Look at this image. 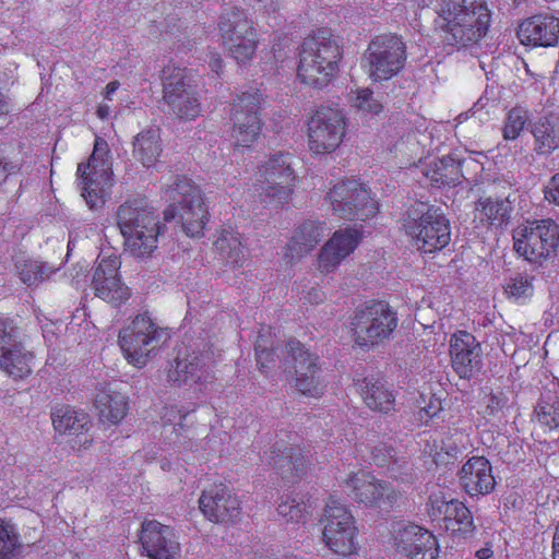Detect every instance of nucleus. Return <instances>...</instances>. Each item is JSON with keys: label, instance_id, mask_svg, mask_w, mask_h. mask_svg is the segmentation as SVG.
Returning a JSON list of instances; mask_svg holds the SVG:
<instances>
[{"label": "nucleus", "instance_id": "nucleus-1", "mask_svg": "<svg viewBox=\"0 0 559 559\" xmlns=\"http://www.w3.org/2000/svg\"><path fill=\"white\" fill-rule=\"evenodd\" d=\"M436 24L449 45L467 47L483 39L489 29L491 13L483 0H433Z\"/></svg>", "mask_w": 559, "mask_h": 559}, {"label": "nucleus", "instance_id": "nucleus-2", "mask_svg": "<svg viewBox=\"0 0 559 559\" xmlns=\"http://www.w3.org/2000/svg\"><path fill=\"white\" fill-rule=\"evenodd\" d=\"M342 59V39L328 28H319L300 46L297 76L313 87H325L337 75Z\"/></svg>", "mask_w": 559, "mask_h": 559}, {"label": "nucleus", "instance_id": "nucleus-3", "mask_svg": "<svg viewBox=\"0 0 559 559\" xmlns=\"http://www.w3.org/2000/svg\"><path fill=\"white\" fill-rule=\"evenodd\" d=\"M403 227L424 253L440 251L451 240L450 222L443 211L424 202H416L405 211Z\"/></svg>", "mask_w": 559, "mask_h": 559}, {"label": "nucleus", "instance_id": "nucleus-4", "mask_svg": "<svg viewBox=\"0 0 559 559\" xmlns=\"http://www.w3.org/2000/svg\"><path fill=\"white\" fill-rule=\"evenodd\" d=\"M165 199L170 202L164 211L165 221L178 218L188 236H200L207 212L199 187L187 177L176 176L165 190Z\"/></svg>", "mask_w": 559, "mask_h": 559}, {"label": "nucleus", "instance_id": "nucleus-5", "mask_svg": "<svg viewBox=\"0 0 559 559\" xmlns=\"http://www.w3.org/2000/svg\"><path fill=\"white\" fill-rule=\"evenodd\" d=\"M294 182L290 155L276 153L260 168V177L253 185V193L263 207L277 211L289 202Z\"/></svg>", "mask_w": 559, "mask_h": 559}, {"label": "nucleus", "instance_id": "nucleus-6", "mask_svg": "<svg viewBox=\"0 0 559 559\" xmlns=\"http://www.w3.org/2000/svg\"><path fill=\"white\" fill-rule=\"evenodd\" d=\"M397 323V314L388 302L369 301L356 308L349 329L355 344L369 347L389 340Z\"/></svg>", "mask_w": 559, "mask_h": 559}, {"label": "nucleus", "instance_id": "nucleus-7", "mask_svg": "<svg viewBox=\"0 0 559 559\" xmlns=\"http://www.w3.org/2000/svg\"><path fill=\"white\" fill-rule=\"evenodd\" d=\"M224 48L238 63L250 61L258 47V33L252 19L239 7L224 9L218 21Z\"/></svg>", "mask_w": 559, "mask_h": 559}, {"label": "nucleus", "instance_id": "nucleus-8", "mask_svg": "<svg viewBox=\"0 0 559 559\" xmlns=\"http://www.w3.org/2000/svg\"><path fill=\"white\" fill-rule=\"evenodd\" d=\"M109 148L104 139L96 138L94 150L86 164L78 166L81 178L82 197L91 210L100 207L112 187Z\"/></svg>", "mask_w": 559, "mask_h": 559}, {"label": "nucleus", "instance_id": "nucleus-9", "mask_svg": "<svg viewBox=\"0 0 559 559\" xmlns=\"http://www.w3.org/2000/svg\"><path fill=\"white\" fill-rule=\"evenodd\" d=\"M406 58V44L402 37L382 34L369 43L362 56V66L373 81H384L404 68Z\"/></svg>", "mask_w": 559, "mask_h": 559}, {"label": "nucleus", "instance_id": "nucleus-10", "mask_svg": "<svg viewBox=\"0 0 559 559\" xmlns=\"http://www.w3.org/2000/svg\"><path fill=\"white\" fill-rule=\"evenodd\" d=\"M163 102L167 112L180 120H193L201 114V104L197 92L187 80L186 69L167 64L160 74Z\"/></svg>", "mask_w": 559, "mask_h": 559}, {"label": "nucleus", "instance_id": "nucleus-11", "mask_svg": "<svg viewBox=\"0 0 559 559\" xmlns=\"http://www.w3.org/2000/svg\"><path fill=\"white\" fill-rule=\"evenodd\" d=\"M514 250L532 263H542L556 252L559 227L551 219L527 222L513 233Z\"/></svg>", "mask_w": 559, "mask_h": 559}, {"label": "nucleus", "instance_id": "nucleus-12", "mask_svg": "<svg viewBox=\"0 0 559 559\" xmlns=\"http://www.w3.org/2000/svg\"><path fill=\"white\" fill-rule=\"evenodd\" d=\"M286 350L284 368L290 374L296 390L307 396H321L324 382L321 377L319 357L297 340H290L286 345Z\"/></svg>", "mask_w": 559, "mask_h": 559}, {"label": "nucleus", "instance_id": "nucleus-13", "mask_svg": "<svg viewBox=\"0 0 559 559\" xmlns=\"http://www.w3.org/2000/svg\"><path fill=\"white\" fill-rule=\"evenodd\" d=\"M163 330L150 317L139 314L120 331L119 345L130 364L143 367L159 346Z\"/></svg>", "mask_w": 559, "mask_h": 559}, {"label": "nucleus", "instance_id": "nucleus-14", "mask_svg": "<svg viewBox=\"0 0 559 559\" xmlns=\"http://www.w3.org/2000/svg\"><path fill=\"white\" fill-rule=\"evenodd\" d=\"M325 545L335 554L352 555L356 550V533L354 516L338 500L331 498L325 506L321 520Z\"/></svg>", "mask_w": 559, "mask_h": 559}, {"label": "nucleus", "instance_id": "nucleus-15", "mask_svg": "<svg viewBox=\"0 0 559 559\" xmlns=\"http://www.w3.org/2000/svg\"><path fill=\"white\" fill-rule=\"evenodd\" d=\"M334 214L348 221H366L377 214L378 206L364 185L357 180L336 183L328 194Z\"/></svg>", "mask_w": 559, "mask_h": 559}, {"label": "nucleus", "instance_id": "nucleus-16", "mask_svg": "<svg viewBox=\"0 0 559 559\" xmlns=\"http://www.w3.org/2000/svg\"><path fill=\"white\" fill-rule=\"evenodd\" d=\"M346 133V118L337 108L321 107L308 122L309 148L314 154L335 151Z\"/></svg>", "mask_w": 559, "mask_h": 559}, {"label": "nucleus", "instance_id": "nucleus-17", "mask_svg": "<svg viewBox=\"0 0 559 559\" xmlns=\"http://www.w3.org/2000/svg\"><path fill=\"white\" fill-rule=\"evenodd\" d=\"M34 355L20 341L13 320L0 317V370L14 379L31 374Z\"/></svg>", "mask_w": 559, "mask_h": 559}, {"label": "nucleus", "instance_id": "nucleus-18", "mask_svg": "<svg viewBox=\"0 0 559 559\" xmlns=\"http://www.w3.org/2000/svg\"><path fill=\"white\" fill-rule=\"evenodd\" d=\"M344 489L355 501L383 510L393 508L402 496L391 483L361 471L345 479Z\"/></svg>", "mask_w": 559, "mask_h": 559}, {"label": "nucleus", "instance_id": "nucleus-19", "mask_svg": "<svg viewBox=\"0 0 559 559\" xmlns=\"http://www.w3.org/2000/svg\"><path fill=\"white\" fill-rule=\"evenodd\" d=\"M262 100V94L259 91L243 92L234 99L231 136L235 146L249 147L259 138L261 132L259 110Z\"/></svg>", "mask_w": 559, "mask_h": 559}, {"label": "nucleus", "instance_id": "nucleus-20", "mask_svg": "<svg viewBox=\"0 0 559 559\" xmlns=\"http://www.w3.org/2000/svg\"><path fill=\"white\" fill-rule=\"evenodd\" d=\"M120 261L117 257L102 259L93 274L92 288L95 296L114 306L130 298V289L119 276Z\"/></svg>", "mask_w": 559, "mask_h": 559}, {"label": "nucleus", "instance_id": "nucleus-21", "mask_svg": "<svg viewBox=\"0 0 559 559\" xmlns=\"http://www.w3.org/2000/svg\"><path fill=\"white\" fill-rule=\"evenodd\" d=\"M199 503L200 510L211 522L235 524L240 520V501L226 486L219 485L203 491Z\"/></svg>", "mask_w": 559, "mask_h": 559}, {"label": "nucleus", "instance_id": "nucleus-22", "mask_svg": "<svg viewBox=\"0 0 559 559\" xmlns=\"http://www.w3.org/2000/svg\"><path fill=\"white\" fill-rule=\"evenodd\" d=\"M481 346L476 337L466 332L457 331L450 340L452 368L462 379H471L481 368Z\"/></svg>", "mask_w": 559, "mask_h": 559}, {"label": "nucleus", "instance_id": "nucleus-23", "mask_svg": "<svg viewBox=\"0 0 559 559\" xmlns=\"http://www.w3.org/2000/svg\"><path fill=\"white\" fill-rule=\"evenodd\" d=\"M396 550L411 559H436L439 547L436 537L415 524L399 525L394 530Z\"/></svg>", "mask_w": 559, "mask_h": 559}, {"label": "nucleus", "instance_id": "nucleus-24", "mask_svg": "<svg viewBox=\"0 0 559 559\" xmlns=\"http://www.w3.org/2000/svg\"><path fill=\"white\" fill-rule=\"evenodd\" d=\"M140 540L151 559H178L180 557V543L175 531L155 520L142 524Z\"/></svg>", "mask_w": 559, "mask_h": 559}, {"label": "nucleus", "instance_id": "nucleus-25", "mask_svg": "<svg viewBox=\"0 0 559 559\" xmlns=\"http://www.w3.org/2000/svg\"><path fill=\"white\" fill-rule=\"evenodd\" d=\"M261 461L274 468L282 478L301 477L308 468V460L299 447H288L277 441L264 451Z\"/></svg>", "mask_w": 559, "mask_h": 559}, {"label": "nucleus", "instance_id": "nucleus-26", "mask_svg": "<svg viewBox=\"0 0 559 559\" xmlns=\"http://www.w3.org/2000/svg\"><path fill=\"white\" fill-rule=\"evenodd\" d=\"M521 44L533 47H552L559 40V19L537 14L523 21L518 28Z\"/></svg>", "mask_w": 559, "mask_h": 559}, {"label": "nucleus", "instance_id": "nucleus-27", "mask_svg": "<svg viewBox=\"0 0 559 559\" xmlns=\"http://www.w3.org/2000/svg\"><path fill=\"white\" fill-rule=\"evenodd\" d=\"M460 484L471 497L490 493L496 486L490 462L484 456H472L459 473Z\"/></svg>", "mask_w": 559, "mask_h": 559}, {"label": "nucleus", "instance_id": "nucleus-28", "mask_svg": "<svg viewBox=\"0 0 559 559\" xmlns=\"http://www.w3.org/2000/svg\"><path fill=\"white\" fill-rule=\"evenodd\" d=\"M360 238L361 234L357 228H346L335 231L320 251V270L325 273L332 272L343 259L355 250Z\"/></svg>", "mask_w": 559, "mask_h": 559}, {"label": "nucleus", "instance_id": "nucleus-29", "mask_svg": "<svg viewBox=\"0 0 559 559\" xmlns=\"http://www.w3.org/2000/svg\"><path fill=\"white\" fill-rule=\"evenodd\" d=\"M157 219L158 216L145 199L128 200L117 210V225L120 233L130 236L132 231L139 229L152 231Z\"/></svg>", "mask_w": 559, "mask_h": 559}, {"label": "nucleus", "instance_id": "nucleus-30", "mask_svg": "<svg viewBox=\"0 0 559 559\" xmlns=\"http://www.w3.org/2000/svg\"><path fill=\"white\" fill-rule=\"evenodd\" d=\"M433 509L443 514L444 526L452 535L462 537L472 536L476 530L469 509L461 501L452 499L444 501L439 498H430Z\"/></svg>", "mask_w": 559, "mask_h": 559}, {"label": "nucleus", "instance_id": "nucleus-31", "mask_svg": "<svg viewBox=\"0 0 559 559\" xmlns=\"http://www.w3.org/2000/svg\"><path fill=\"white\" fill-rule=\"evenodd\" d=\"M326 227L323 223L314 221L304 222L296 228L294 236L287 245L286 255L290 260L300 259L306 255L323 239Z\"/></svg>", "mask_w": 559, "mask_h": 559}, {"label": "nucleus", "instance_id": "nucleus-32", "mask_svg": "<svg viewBox=\"0 0 559 559\" xmlns=\"http://www.w3.org/2000/svg\"><path fill=\"white\" fill-rule=\"evenodd\" d=\"M423 175L437 186H455L463 177L462 160L454 155H447L431 160L429 164H421Z\"/></svg>", "mask_w": 559, "mask_h": 559}, {"label": "nucleus", "instance_id": "nucleus-33", "mask_svg": "<svg viewBox=\"0 0 559 559\" xmlns=\"http://www.w3.org/2000/svg\"><path fill=\"white\" fill-rule=\"evenodd\" d=\"M95 407L100 421L116 425L128 412V397L110 388L99 390L95 396Z\"/></svg>", "mask_w": 559, "mask_h": 559}, {"label": "nucleus", "instance_id": "nucleus-34", "mask_svg": "<svg viewBox=\"0 0 559 559\" xmlns=\"http://www.w3.org/2000/svg\"><path fill=\"white\" fill-rule=\"evenodd\" d=\"M359 390L370 409L380 413H389L394 409L395 397L383 380L367 377L360 382Z\"/></svg>", "mask_w": 559, "mask_h": 559}, {"label": "nucleus", "instance_id": "nucleus-35", "mask_svg": "<svg viewBox=\"0 0 559 559\" xmlns=\"http://www.w3.org/2000/svg\"><path fill=\"white\" fill-rule=\"evenodd\" d=\"M132 155L144 167H152L162 152V140L158 128H148L138 133L132 142Z\"/></svg>", "mask_w": 559, "mask_h": 559}, {"label": "nucleus", "instance_id": "nucleus-36", "mask_svg": "<svg viewBox=\"0 0 559 559\" xmlns=\"http://www.w3.org/2000/svg\"><path fill=\"white\" fill-rule=\"evenodd\" d=\"M202 377L203 364L195 353L182 355L179 352L168 371V380L178 386L198 383Z\"/></svg>", "mask_w": 559, "mask_h": 559}, {"label": "nucleus", "instance_id": "nucleus-37", "mask_svg": "<svg viewBox=\"0 0 559 559\" xmlns=\"http://www.w3.org/2000/svg\"><path fill=\"white\" fill-rule=\"evenodd\" d=\"M163 233V226L159 221H155L152 231L139 229L132 231L131 236L121 234L124 239L126 251L135 258H147L157 248L158 236Z\"/></svg>", "mask_w": 559, "mask_h": 559}, {"label": "nucleus", "instance_id": "nucleus-38", "mask_svg": "<svg viewBox=\"0 0 559 559\" xmlns=\"http://www.w3.org/2000/svg\"><path fill=\"white\" fill-rule=\"evenodd\" d=\"M534 151L538 155L548 156L559 147V127L547 117L540 118L532 126Z\"/></svg>", "mask_w": 559, "mask_h": 559}, {"label": "nucleus", "instance_id": "nucleus-39", "mask_svg": "<svg viewBox=\"0 0 559 559\" xmlns=\"http://www.w3.org/2000/svg\"><path fill=\"white\" fill-rule=\"evenodd\" d=\"M214 246L222 259L234 267L241 266L247 258L240 234L236 231L223 230Z\"/></svg>", "mask_w": 559, "mask_h": 559}, {"label": "nucleus", "instance_id": "nucleus-40", "mask_svg": "<svg viewBox=\"0 0 559 559\" xmlns=\"http://www.w3.org/2000/svg\"><path fill=\"white\" fill-rule=\"evenodd\" d=\"M53 428L60 433L78 435L87 429L88 416L70 406L57 407L51 414Z\"/></svg>", "mask_w": 559, "mask_h": 559}, {"label": "nucleus", "instance_id": "nucleus-41", "mask_svg": "<svg viewBox=\"0 0 559 559\" xmlns=\"http://www.w3.org/2000/svg\"><path fill=\"white\" fill-rule=\"evenodd\" d=\"M537 421L549 430L559 431V394L552 391H545L535 406Z\"/></svg>", "mask_w": 559, "mask_h": 559}, {"label": "nucleus", "instance_id": "nucleus-42", "mask_svg": "<svg viewBox=\"0 0 559 559\" xmlns=\"http://www.w3.org/2000/svg\"><path fill=\"white\" fill-rule=\"evenodd\" d=\"M20 280L27 286H37L48 280L57 269L36 260H17L15 263Z\"/></svg>", "mask_w": 559, "mask_h": 559}, {"label": "nucleus", "instance_id": "nucleus-43", "mask_svg": "<svg viewBox=\"0 0 559 559\" xmlns=\"http://www.w3.org/2000/svg\"><path fill=\"white\" fill-rule=\"evenodd\" d=\"M477 210L480 211L481 221L486 219L490 225L501 226L509 221L512 206L508 199L486 198L478 201Z\"/></svg>", "mask_w": 559, "mask_h": 559}, {"label": "nucleus", "instance_id": "nucleus-44", "mask_svg": "<svg viewBox=\"0 0 559 559\" xmlns=\"http://www.w3.org/2000/svg\"><path fill=\"white\" fill-rule=\"evenodd\" d=\"M21 548L22 544L15 526L0 519V559H15Z\"/></svg>", "mask_w": 559, "mask_h": 559}, {"label": "nucleus", "instance_id": "nucleus-45", "mask_svg": "<svg viewBox=\"0 0 559 559\" xmlns=\"http://www.w3.org/2000/svg\"><path fill=\"white\" fill-rule=\"evenodd\" d=\"M309 507L301 498L287 496L277 507L278 514L288 522L299 523L305 521L309 513Z\"/></svg>", "mask_w": 559, "mask_h": 559}, {"label": "nucleus", "instance_id": "nucleus-46", "mask_svg": "<svg viewBox=\"0 0 559 559\" xmlns=\"http://www.w3.org/2000/svg\"><path fill=\"white\" fill-rule=\"evenodd\" d=\"M528 121V112L521 108L514 107L512 108L506 118L504 127H503V138L506 140H515L519 138L521 132L523 131L525 124Z\"/></svg>", "mask_w": 559, "mask_h": 559}, {"label": "nucleus", "instance_id": "nucleus-47", "mask_svg": "<svg viewBox=\"0 0 559 559\" xmlns=\"http://www.w3.org/2000/svg\"><path fill=\"white\" fill-rule=\"evenodd\" d=\"M533 277L530 275L518 274L509 278L504 285V292L509 298L514 300L527 299L533 295Z\"/></svg>", "mask_w": 559, "mask_h": 559}, {"label": "nucleus", "instance_id": "nucleus-48", "mask_svg": "<svg viewBox=\"0 0 559 559\" xmlns=\"http://www.w3.org/2000/svg\"><path fill=\"white\" fill-rule=\"evenodd\" d=\"M353 106L366 116H377L382 109V103L374 97L373 92L369 88H361L356 92L353 99Z\"/></svg>", "mask_w": 559, "mask_h": 559}, {"label": "nucleus", "instance_id": "nucleus-49", "mask_svg": "<svg viewBox=\"0 0 559 559\" xmlns=\"http://www.w3.org/2000/svg\"><path fill=\"white\" fill-rule=\"evenodd\" d=\"M21 170V164L0 154V186L10 181Z\"/></svg>", "mask_w": 559, "mask_h": 559}, {"label": "nucleus", "instance_id": "nucleus-50", "mask_svg": "<svg viewBox=\"0 0 559 559\" xmlns=\"http://www.w3.org/2000/svg\"><path fill=\"white\" fill-rule=\"evenodd\" d=\"M394 449L383 443L373 447L371 450L372 461L378 466L386 465L394 457Z\"/></svg>", "mask_w": 559, "mask_h": 559}, {"label": "nucleus", "instance_id": "nucleus-51", "mask_svg": "<svg viewBox=\"0 0 559 559\" xmlns=\"http://www.w3.org/2000/svg\"><path fill=\"white\" fill-rule=\"evenodd\" d=\"M255 356L257 362L261 371H265L269 368V362L274 361V352L272 349H267L261 343V340L257 341L255 344Z\"/></svg>", "mask_w": 559, "mask_h": 559}, {"label": "nucleus", "instance_id": "nucleus-52", "mask_svg": "<svg viewBox=\"0 0 559 559\" xmlns=\"http://www.w3.org/2000/svg\"><path fill=\"white\" fill-rule=\"evenodd\" d=\"M545 198L559 206V173L554 175L546 186Z\"/></svg>", "mask_w": 559, "mask_h": 559}, {"label": "nucleus", "instance_id": "nucleus-53", "mask_svg": "<svg viewBox=\"0 0 559 559\" xmlns=\"http://www.w3.org/2000/svg\"><path fill=\"white\" fill-rule=\"evenodd\" d=\"M508 399L502 394H491L488 400L487 411L490 415H497L507 407Z\"/></svg>", "mask_w": 559, "mask_h": 559}, {"label": "nucleus", "instance_id": "nucleus-54", "mask_svg": "<svg viewBox=\"0 0 559 559\" xmlns=\"http://www.w3.org/2000/svg\"><path fill=\"white\" fill-rule=\"evenodd\" d=\"M167 421L171 423L177 417L179 418V421L175 424L174 429L177 431L178 429L183 428V420L187 417V414H182L180 409H177L176 407H170L167 413L164 416Z\"/></svg>", "mask_w": 559, "mask_h": 559}, {"label": "nucleus", "instance_id": "nucleus-55", "mask_svg": "<svg viewBox=\"0 0 559 559\" xmlns=\"http://www.w3.org/2000/svg\"><path fill=\"white\" fill-rule=\"evenodd\" d=\"M307 300L311 304H319L324 299V293L316 287H312L306 296Z\"/></svg>", "mask_w": 559, "mask_h": 559}, {"label": "nucleus", "instance_id": "nucleus-56", "mask_svg": "<svg viewBox=\"0 0 559 559\" xmlns=\"http://www.w3.org/2000/svg\"><path fill=\"white\" fill-rule=\"evenodd\" d=\"M12 109V103L9 96L0 92V115H8Z\"/></svg>", "mask_w": 559, "mask_h": 559}, {"label": "nucleus", "instance_id": "nucleus-57", "mask_svg": "<svg viewBox=\"0 0 559 559\" xmlns=\"http://www.w3.org/2000/svg\"><path fill=\"white\" fill-rule=\"evenodd\" d=\"M552 556L554 559H559V521L552 540Z\"/></svg>", "mask_w": 559, "mask_h": 559}, {"label": "nucleus", "instance_id": "nucleus-58", "mask_svg": "<svg viewBox=\"0 0 559 559\" xmlns=\"http://www.w3.org/2000/svg\"><path fill=\"white\" fill-rule=\"evenodd\" d=\"M210 66L215 72H218L222 69L223 60L219 56L213 55L210 60Z\"/></svg>", "mask_w": 559, "mask_h": 559}, {"label": "nucleus", "instance_id": "nucleus-59", "mask_svg": "<svg viewBox=\"0 0 559 559\" xmlns=\"http://www.w3.org/2000/svg\"><path fill=\"white\" fill-rule=\"evenodd\" d=\"M119 87V83L117 81H114V82H109L107 85H106V94H105V97L106 98H110V96L118 90Z\"/></svg>", "mask_w": 559, "mask_h": 559}, {"label": "nucleus", "instance_id": "nucleus-60", "mask_svg": "<svg viewBox=\"0 0 559 559\" xmlns=\"http://www.w3.org/2000/svg\"><path fill=\"white\" fill-rule=\"evenodd\" d=\"M109 112H110V108H109V106H107V105H100V106L97 108V116H98L100 119H106V118L109 116Z\"/></svg>", "mask_w": 559, "mask_h": 559}, {"label": "nucleus", "instance_id": "nucleus-61", "mask_svg": "<svg viewBox=\"0 0 559 559\" xmlns=\"http://www.w3.org/2000/svg\"><path fill=\"white\" fill-rule=\"evenodd\" d=\"M492 556V550L490 548H481L476 551V557L479 559H488Z\"/></svg>", "mask_w": 559, "mask_h": 559}, {"label": "nucleus", "instance_id": "nucleus-62", "mask_svg": "<svg viewBox=\"0 0 559 559\" xmlns=\"http://www.w3.org/2000/svg\"><path fill=\"white\" fill-rule=\"evenodd\" d=\"M440 409L439 405L438 406H433L432 404H430L427 408H423V411L426 413V415L428 417H433L437 415L438 411Z\"/></svg>", "mask_w": 559, "mask_h": 559}]
</instances>
